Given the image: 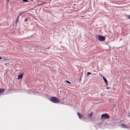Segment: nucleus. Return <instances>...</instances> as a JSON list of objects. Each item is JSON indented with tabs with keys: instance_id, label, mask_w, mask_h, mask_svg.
<instances>
[{
	"instance_id": "nucleus-8",
	"label": "nucleus",
	"mask_w": 130,
	"mask_h": 130,
	"mask_svg": "<svg viewBox=\"0 0 130 130\" xmlns=\"http://www.w3.org/2000/svg\"><path fill=\"white\" fill-rule=\"evenodd\" d=\"M45 4H46V3H42L40 4H38L37 5V6H41L42 5H45Z\"/></svg>"
},
{
	"instance_id": "nucleus-9",
	"label": "nucleus",
	"mask_w": 130,
	"mask_h": 130,
	"mask_svg": "<svg viewBox=\"0 0 130 130\" xmlns=\"http://www.w3.org/2000/svg\"><path fill=\"white\" fill-rule=\"evenodd\" d=\"M125 16L126 17V18L129 19L130 18L129 17H130V15H128L127 14H126L125 15Z\"/></svg>"
},
{
	"instance_id": "nucleus-3",
	"label": "nucleus",
	"mask_w": 130,
	"mask_h": 130,
	"mask_svg": "<svg viewBox=\"0 0 130 130\" xmlns=\"http://www.w3.org/2000/svg\"><path fill=\"white\" fill-rule=\"evenodd\" d=\"M98 39L101 41H103L105 40V38L104 36H103L100 35H98Z\"/></svg>"
},
{
	"instance_id": "nucleus-13",
	"label": "nucleus",
	"mask_w": 130,
	"mask_h": 130,
	"mask_svg": "<svg viewBox=\"0 0 130 130\" xmlns=\"http://www.w3.org/2000/svg\"><path fill=\"white\" fill-rule=\"evenodd\" d=\"M22 1L24 2H29L28 0H22Z\"/></svg>"
},
{
	"instance_id": "nucleus-14",
	"label": "nucleus",
	"mask_w": 130,
	"mask_h": 130,
	"mask_svg": "<svg viewBox=\"0 0 130 130\" xmlns=\"http://www.w3.org/2000/svg\"><path fill=\"white\" fill-rule=\"evenodd\" d=\"M91 73L90 72H88V73H87V76H88L90 74H91Z\"/></svg>"
},
{
	"instance_id": "nucleus-10",
	"label": "nucleus",
	"mask_w": 130,
	"mask_h": 130,
	"mask_svg": "<svg viewBox=\"0 0 130 130\" xmlns=\"http://www.w3.org/2000/svg\"><path fill=\"white\" fill-rule=\"evenodd\" d=\"M50 48V47L49 46V47H48L47 48H44L43 49V50L46 51V49H47V50L49 49Z\"/></svg>"
},
{
	"instance_id": "nucleus-17",
	"label": "nucleus",
	"mask_w": 130,
	"mask_h": 130,
	"mask_svg": "<svg viewBox=\"0 0 130 130\" xmlns=\"http://www.w3.org/2000/svg\"><path fill=\"white\" fill-rule=\"evenodd\" d=\"M66 82H67V83H68V84H71V83L69 81H68L67 80L66 81Z\"/></svg>"
},
{
	"instance_id": "nucleus-22",
	"label": "nucleus",
	"mask_w": 130,
	"mask_h": 130,
	"mask_svg": "<svg viewBox=\"0 0 130 130\" xmlns=\"http://www.w3.org/2000/svg\"><path fill=\"white\" fill-rule=\"evenodd\" d=\"M98 125L99 126L100 125H99V124H98Z\"/></svg>"
},
{
	"instance_id": "nucleus-21",
	"label": "nucleus",
	"mask_w": 130,
	"mask_h": 130,
	"mask_svg": "<svg viewBox=\"0 0 130 130\" xmlns=\"http://www.w3.org/2000/svg\"><path fill=\"white\" fill-rule=\"evenodd\" d=\"M2 58L1 57H0V59H1Z\"/></svg>"
},
{
	"instance_id": "nucleus-25",
	"label": "nucleus",
	"mask_w": 130,
	"mask_h": 130,
	"mask_svg": "<svg viewBox=\"0 0 130 130\" xmlns=\"http://www.w3.org/2000/svg\"><path fill=\"white\" fill-rule=\"evenodd\" d=\"M129 17V18H129V19H130V17Z\"/></svg>"
},
{
	"instance_id": "nucleus-2",
	"label": "nucleus",
	"mask_w": 130,
	"mask_h": 130,
	"mask_svg": "<svg viewBox=\"0 0 130 130\" xmlns=\"http://www.w3.org/2000/svg\"><path fill=\"white\" fill-rule=\"evenodd\" d=\"M101 118L102 119L104 118V119H107L109 118V116L107 113L103 114L102 115Z\"/></svg>"
},
{
	"instance_id": "nucleus-18",
	"label": "nucleus",
	"mask_w": 130,
	"mask_h": 130,
	"mask_svg": "<svg viewBox=\"0 0 130 130\" xmlns=\"http://www.w3.org/2000/svg\"><path fill=\"white\" fill-rule=\"evenodd\" d=\"M19 18H18V17L17 18V22H18Z\"/></svg>"
},
{
	"instance_id": "nucleus-16",
	"label": "nucleus",
	"mask_w": 130,
	"mask_h": 130,
	"mask_svg": "<svg viewBox=\"0 0 130 130\" xmlns=\"http://www.w3.org/2000/svg\"><path fill=\"white\" fill-rule=\"evenodd\" d=\"M92 112L89 115V117L90 116H91L92 115Z\"/></svg>"
},
{
	"instance_id": "nucleus-15",
	"label": "nucleus",
	"mask_w": 130,
	"mask_h": 130,
	"mask_svg": "<svg viewBox=\"0 0 130 130\" xmlns=\"http://www.w3.org/2000/svg\"><path fill=\"white\" fill-rule=\"evenodd\" d=\"M79 80H78V82H80L81 80V77H79Z\"/></svg>"
},
{
	"instance_id": "nucleus-7",
	"label": "nucleus",
	"mask_w": 130,
	"mask_h": 130,
	"mask_svg": "<svg viewBox=\"0 0 130 130\" xmlns=\"http://www.w3.org/2000/svg\"><path fill=\"white\" fill-rule=\"evenodd\" d=\"M121 126L123 128H127V127L124 124H122L121 125Z\"/></svg>"
},
{
	"instance_id": "nucleus-5",
	"label": "nucleus",
	"mask_w": 130,
	"mask_h": 130,
	"mask_svg": "<svg viewBox=\"0 0 130 130\" xmlns=\"http://www.w3.org/2000/svg\"><path fill=\"white\" fill-rule=\"evenodd\" d=\"M103 80L104 82H105V83L106 84V85H107V86L108 85V81L106 79V78H105V77H104L103 76Z\"/></svg>"
},
{
	"instance_id": "nucleus-6",
	"label": "nucleus",
	"mask_w": 130,
	"mask_h": 130,
	"mask_svg": "<svg viewBox=\"0 0 130 130\" xmlns=\"http://www.w3.org/2000/svg\"><path fill=\"white\" fill-rule=\"evenodd\" d=\"M77 116H78L79 119H81L82 118V114L79 112H77Z\"/></svg>"
},
{
	"instance_id": "nucleus-12",
	"label": "nucleus",
	"mask_w": 130,
	"mask_h": 130,
	"mask_svg": "<svg viewBox=\"0 0 130 130\" xmlns=\"http://www.w3.org/2000/svg\"><path fill=\"white\" fill-rule=\"evenodd\" d=\"M21 13H19L18 14V18H19L20 16V15L21 14Z\"/></svg>"
},
{
	"instance_id": "nucleus-4",
	"label": "nucleus",
	"mask_w": 130,
	"mask_h": 130,
	"mask_svg": "<svg viewBox=\"0 0 130 130\" xmlns=\"http://www.w3.org/2000/svg\"><path fill=\"white\" fill-rule=\"evenodd\" d=\"M23 73H21L18 76V79H22L23 76Z\"/></svg>"
},
{
	"instance_id": "nucleus-11",
	"label": "nucleus",
	"mask_w": 130,
	"mask_h": 130,
	"mask_svg": "<svg viewBox=\"0 0 130 130\" xmlns=\"http://www.w3.org/2000/svg\"><path fill=\"white\" fill-rule=\"evenodd\" d=\"M29 18H27L26 19H25V21H24L25 22H26V21H28V20H29Z\"/></svg>"
},
{
	"instance_id": "nucleus-20",
	"label": "nucleus",
	"mask_w": 130,
	"mask_h": 130,
	"mask_svg": "<svg viewBox=\"0 0 130 130\" xmlns=\"http://www.w3.org/2000/svg\"><path fill=\"white\" fill-rule=\"evenodd\" d=\"M110 88V87H107V88H106V89H109Z\"/></svg>"
},
{
	"instance_id": "nucleus-1",
	"label": "nucleus",
	"mask_w": 130,
	"mask_h": 130,
	"mask_svg": "<svg viewBox=\"0 0 130 130\" xmlns=\"http://www.w3.org/2000/svg\"><path fill=\"white\" fill-rule=\"evenodd\" d=\"M50 100L52 102L55 103H58L60 102L59 100L57 98L55 97H53L51 98Z\"/></svg>"
},
{
	"instance_id": "nucleus-24",
	"label": "nucleus",
	"mask_w": 130,
	"mask_h": 130,
	"mask_svg": "<svg viewBox=\"0 0 130 130\" xmlns=\"http://www.w3.org/2000/svg\"><path fill=\"white\" fill-rule=\"evenodd\" d=\"M5 65H6V63H5Z\"/></svg>"
},
{
	"instance_id": "nucleus-23",
	"label": "nucleus",
	"mask_w": 130,
	"mask_h": 130,
	"mask_svg": "<svg viewBox=\"0 0 130 130\" xmlns=\"http://www.w3.org/2000/svg\"><path fill=\"white\" fill-rule=\"evenodd\" d=\"M74 6H75V4H74Z\"/></svg>"
},
{
	"instance_id": "nucleus-19",
	"label": "nucleus",
	"mask_w": 130,
	"mask_h": 130,
	"mask_svg": "<svg viewBox=\"0 0 130 130\" xmlns=\"http://www.w3.org/2000/svg\"><path fill=\"white\" fill-rule=\"evenodd\" d=\"M130 116V112L128 113V116L129 117Z\"/></svg>"
}]
</instances>
